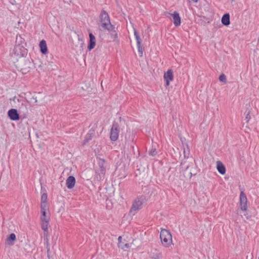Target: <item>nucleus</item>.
<instances>
[{"label": "nucleus", "mask_w": 259, "mask_h": 259, "mask_svg": "<svg viewBox=\"0 0 259 259\" xmlns=\"http://www.w3.org/2000/svg\"><path fill=\"white\" fill-rule=\"evenodd\" d=\"M112 37L114 39V41H117L118 39V35L115 30V28L112 31H110Z\"/></svg>", "instance_id": "obj_23"}, {"label": "nucleus", "mask_w": 259, "mask_h": 259, "mask_svg": "<svg viewBox=\"0 0 259 259\" xmlns=\"http://www.w3.org/2000/svg\"><path fill=\"white\" fill-rule=\"evenodd\" d=\"M219 80L222 82H226L227 78L226 75L224 74H222L219 77Z\"/></svg>", "instance_id": "obj_28"}, {"label": "nucleus", "mask_w": 259, "mask_h": 259, "mask_svg": "<svg viewBox=\"0 0 259 259\" xmlns=\"http://www.w3.org/2000/svg\"><path fill=\"white\" fill-rule=\"evenodd\" d=\"M150 255L152 259H156L159 257H162L161 252L156 248L152 249Z\"/></svg>", "instance_id": "obj_14"}, {"label": "nucleus", "mask_w": 259, "mask_h": 259, "mask_svg": "<svg viewBox=\"0 0 259 259\" xmlns=\"http://www.w3.org/2000/svg\"><path fill=\"white\" fill-rule=\"evenodd\" d=\"M16 237L14 233H11L6 239V244L9 245H12L14 244V241Z\"/></svg>", "instance_id": "obj_16"}, {"label": "nucleus", "mask_w": 259, "mask_h": 259, "mask_svg": "<svg viewBox=\"0 0 259 259\" xmlns=\"http://www.w3.org/2000/svg\"><path fill=\"white\" fill-rule=\"evenodd\" d=\"M190 154V150L188 146H187V149H184V156L185 158H188Z\"/></svg>", "instance_id": "obj_26"}, {"label": "nucleus", "mask_w": 259, "mask_h": 259, "mask_svg": "<svg viewBox=\"0 0 259 259\" xmlns=\"http://www.w3.org/2000/svg\"><path fill=\"white\" fill-rule=\"evenodd\" d=\"M40 212H41V217H40L41 221L49 220V219L46 215V211H43Z\"/></svg>", "instance_id": "obj_24"}, {"label": "nucleus", "mask_w": 259, "mask_h": 259, "mask_svg": "<svg viewBox=\"0 0 259 259\" xmlns=\"http://www.w3.org/2000/svg\"><path fill=\"white\" fill-rule=\"evenodd\" d=\"M160 238L162 245L165 247L169 246L172 243L171 234L167 230L164 229H161Z\"/></svg>", "instance_id": "obj_3"}, {"label": "nucleus", "mask_w": 259, "mask_h": 259, "mask_svg": "<svg viewBox=\"0 0 259 259\" xmlns=\"http://www.w3.org/2000/svg\"><path fill=\"white\" fill-rule=\"evenodd\" d=\"M186 161H183L182 162H181V168L183 169L184 171H186L188 169L189 167V166H187L185 168H184L183 167V165H184V164L185 163Z\"/></svg>", "instance_id": "obj_29"}, {"label": "nucleus", "mask_w": 259, "mask_h": 259, "mask_svg": "<svg viewBox=\"0 0 259 259\" xmlns=\"http://www.w3.org/2000/svg\"><path fill=\"white\" fill-rule=\"evenodd\" d=\"M75 179L73 176H69L66 180V185L68 189L73 188L75 184Z\"/></svg>", "instance_id": "obj_12"}, {"label": "nucleus", "mask_w": 259, "mask_h": 259, "mask_svg": "<svg viewBox=\"0 0 259 259\" xmlns=\"http://www.w3.org/2000/svg\"><path fill=\"white\" fill-rule=\"evenodd\" d=\"M119 247L121 248L122 249H124L125 248H129L130 247V245L128 243H125L124 244L123 246H122V245H120V246H119Z\"/></svg>", "instance_id": "obj_30"}, {"label": "nucleus", "mask_w": 259, "mask_h": 259, "mask_svg": "<svg viewBox=\"0 0 259 259\" xmlns=\"http://www.w3.org/2000/svg\"><path fill=\"white\" fill-rule=\"evenodd\" d=\"M99 26L104 30L108 31H112L115 28L110 22V19L107 12L105 10H102L99 15Z\"/></svg>", "instance_id": "obj_2"}, {"label": "nucleus", "mask_w": 259, "mask_h": 259, "mask_svg": "<svg viewBox=\"0 0 259 259\" xmlns=\"http://www.w3.org/2000/svg\"><path fill=\"white\" fill-rule=\"evenodd\" d=\"M40 50L42 54H46L48 52V48L46 40L42 39L39 42Z\"/></svg>", "instance_id": "obj_17"}, {"label": "nucleus", "mask_w": 259, "mask_h": 259, "mask_svg": "<svg viewBox=\"0 0 259 259\" xmlns=\"http://www.w3.org/2000/svg\"><path fill=\"white\" fill-rule=\"evenodd\" d=\"M163 77L164 80L166 82V86H168L169 85V82L173 80L174 79L172 70L171 69H168L166 72L164 73Z\"/></svg>", "instance_id": "obj_8"}, {"label": "nucleus", "mask_w": 259, "mask_h": 259, "mask_svg": "<svg viewBox=\"0 0 259 259\" xmlns=\"http://www.w3.org/2000/svg\"><path fill=\"white\" fill-rule=\"evenodd\" d=\"M89 37L90 41L88 46V49L89 51H91L96 46V38L92 33H89Z\"/></svg>", "instance_id": "obj_11"}, {"label": "nucleus", "mask_w": 259, "mask_h": 259, "mask_svg": "<svg viewBox=\"0 0 259 259\" xmlns=\"http://www.w3.org/2000/svg\"><path fill=\"white\" fill-rule=\"evenodd\" d=\"M8 116L11 119L13 120H17L19 119V115L17 110L15 109H11L8 111Z\"/></svg>", "instance_id": "obj_10"}, {"label": "nucleus", "mask_w": 259, "mask_h": 259, "mask_svg": "<svg viewBox=\"0 0 259 259\" xmlns=\"http://www.w3.org/2000/svg\"><path fill=\"white\" fill-rule=\"evenodd\" d=\"M49 220L41 221V228L44 233L48 234V225Z\"/></svg>", "instance_id": "obj_20"}, {"label": "nucleus", "mask_w": 259, "mask_h": 259, "mask_svg": "<svg viewBox=\"0 0 259 259\" xmlns=\"http://www.w3.org/2000/svg\"><path fill=\"white\" fill-rule=\"evenodd\" d=\"M173 18V23L175 26L178 27L181 25V17L178 12L175 11L174 13L170 14Z\"/></svg>", "instance_id": "obj_9"}, {"label": "nucleus", "mask_w": 259, "mask_h": 259, "mask_svg": "<svg viewBox=\"0 0 259 259\" xmlns=\"http://www.w3.org/2000/svg\"><path fill=\"white\" fill-rule=\"evenodd\" d=\"M250 112H248L247 114L246 115L245 119L246 120V121L248 122L249 120L250 119Z\"/></svg>", "instance_id": "obj_31"}, {"label": "nucleus", "mask_w": 259, "mask_h": 259, "mask_svg": "<svg viewBox=\"0 0 259 259\" xmlns=\"http://www.w3.org/2000/svg\"><path fill=\"white\" fill-rule=\"evenodd\" d=\"M190 177H191L192 175H195L196 174V172H195V171H191L190 172Z\"/></svg>", "instance_id": "obj_33"}, {"label": "nucleus", "mask_w": 259, "mask_h": 259, "mask_svg": "<svg viewBox=\"0 0 259 259\" xmlns=\"http://www.w3.org/2000/svg\"><path fill=\"white\" fill-rule=\"evenodd\" d=\"M134 35L135 36L136 41H137V48H138V52L140 54V56H142L144 49L142 46V39L140 37V36L139 33L135 29H134Z\"/></svg>", "instance_id": "obj_5"}, {"label": "nucleus", "mask_w": 259, "mask_h": 259, "mask_svg": "<svg viewBox=\"0 0 259 259\" xmlns=\"http://www.w3.org/2000/svg\"><path fill=\"white\" fill-rule=\"evenodd\" d=\"M142 204L143 203L141 200L139 198L136 199L134 202L131 208V212L133 213V214L134 215L138 210L142 208Z\"/></svg>", "instance_id": "obj_6"}, {"label": "nucleus", "mask_w": 259, "mask_h": 259, "mask_svg": "<svg viewBox=\"0 0 259 259\" xmlns=\"http://www.w3.org/2000/svg\"><path fill=\"white\" fill-rule=\"evenodd\" d=\"M119 127L118 124L116 122H114L112 124L110 131V138L111 141H116L119 137Z\"/></svg>", "instance_id": "obj_4"}, {"label": "nucleus", "mask_w": 259, "mask_h": 259, "mask_svg": "<svg viewBox=\"0 0 259 259\" xmlns=\"http://www.w3.org/2000/svg\"><path fill=\"white\" fill-rule=\"evenodd\" d=\"M105 160L104 159H100L98 162V165L99 166V170L98 171H100V174L104 176L105 174L106 169L105 167Z\"/></svg>", "instance_id": "obj_15"}, {"label": "nucleus", "mask_w": 259, "mask_h": 259, "mask_svg": "<svg viewBox=\"0 0 259 259\" xmlns=\"http://www.w3.org/2000/svg\"><path fill=\"white\" fill-rule=\"evenodd\" d=\"M217 167L218 171L222 175H224L226 172V168L224 165L220 161L217 162Z\"/></svg>", "instance_id": "obj_19"}, {"label": "nucleus", "mask_w": 259, "mask_h": 259, "mask_svg": "<svg viewBox=\"0 0 259 259\" xmlns=\"http://www.w3.org/2000/svg\"><path fill=\"white\" fill-rule=\"evenodd\" d=\"M191 1L194 3H197L198 2V0H191Z\"/></svg>", "instance_id": "obj_34"}, {"label": "nucleus", "mask_w": 259, "mask_h": 259, "mask_svg": "<svg viewBox=\"0 0 259 259\" xmlns=\"http://www.w3.org/2000/svg\"><path fill=\"white\" fill-rule=\"evenodd\" d=\"M157 153L156 145H153L151 149L149 151V154L152 156H155Z\"/></svg>", "instance_id": "obj_21"}, {"label": "nucleus", "mask_w": 259, "mask_h": 259, "mask_svg": "<svg viewBox=\"0 0 259 259\" xmlns=\"http://www.w3.org/2000/svg\"><path fill=\"white\" fill-rule=\"evenodd\" d=\"M121 239H122V237L121 236H119L118 238V242H119V243H118V246H120V245H121Z\"/></svg>", "instance_id": "obj_32"}, {"label": "nucleus", "mask_w": 259, "mask_h": 259, "mask_svg": "<svg viewBox=\"0 0 259 259\" xmlns=\"http://www.w3.org/2000/svg\"><path fill=\"white\" fill-rule=\"evenodd\" d=\"M48 234L47 233H44V241L45 244H46V247L47 248V252H48L50 250V245L49 243V239L48 238Z\"/></svg>", "instance_id": "obj_22"}, {"label": "nucleus", "mask_w": 259, "mask_h": 259, "mask_svg": "<svg viewBox=\"0 0 259 259\" xmlns=\"http://www.w3.org/2000/svg\"><path fill=\"white\" fill-rule=\"evenodd\" d=\"M27 53V50L25 49L22 45H16L12 53V57L15 58L17 62L16 66L21 70H27L30 68L29 66L30 62L23 57Z\"/></svg>", "instance_id": "obj_1"}, {"label": "nucleus", "mask_w": 259, "mask_h": 259, "mask_svg": "<svg viewBox=\"0 0 259 259\" xmlns=\"http://www.w3.org/2000/svg\"><path fill=\"white\" fill-rule=\"evenodd\" d=\"M95 137V130L92 128L87 134L83 141L84 144L88 143L90 140H92L93 137Z\"/></svg>", "instance_id": "obj_13"}, {"label": "nucleus", "mask_w": 259, "mask_h": 259, "mask_svg": "<svg viewBox=\"0 0 259 259\" xmlns=\"http://www.w3.org/2000/svg\"><path fill=\"white\" fill-rule=\"evenodd\" d=\"M222 24L225 26H228L230 23V15L229 13L225 14L221 19Z\"/></svg>", "instance_id": "obj_18"}, {"label": "nucleus", "mask_w": 259, "mask_h": 259, "mask_svg": "<svg viewBox=\"0 0 259 259\" xmlns=\"http://www.w3.org/2000/svg\"><path fill=\"white\" fill-rule=\"evenodd\" d=\"M48 209L47 202H41V210L40 212L43 211H46Z\"/></svg>", "instance_id": "obj_25"}, {"label": "nucleus", "mask_w": 259, "mask_h": 259, "mask_svg": "<svg viewBox=\"0 0 259 259\" xmlns=\"http://www.w3.org/2000/svg\"><path fill=\"white\" fill-rule=\"evenodd\" d=\"M48 196L46 193H44L41 196V202H47Z\"/></svg>", "instance_id": "obj_27"}, {"label": "nucleus", "mask_w": 259, "mask_h": 259, "mask_svg": "<svg viewBox=\"0 0 259 259\" xmlns=\"http://www.w3.org/2000/svg\"><path fill=\"white\" fill-rule=\"evenodd\" d=\"M240 208L242 210L245 211L247 209V199L246 194L241 191L240 194Z\"/></svg>", "instance_id": "obj_7"}]
</instances>
